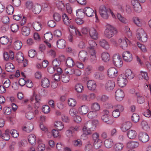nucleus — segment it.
<instances>
[{
    "instance_id": "72a5a7b5",
    "label": "nucleus",
    "mask_w": 151,
    "mask_h": 151,
    "mask_svg": "<svg viewBox=\"0 0 151 151\" xmlns=\"http://www.w3.org/2000/svg\"><path fill=\"white\" fill-rule=\"evenodd\" d=\"M114 144L113 141L111 139H106L104 142V145L105 147L108 148L111 147Z\"/></svg>"
},
{
    "instance_id": "052dcab7",
    "label": "nucleus",
    "mask_w": 151,
    "mask_h": 151,
    "mask_svg": "<svg viewBox=\"0 0 151 151\" xmlns=\"http://www.w3.org/2000/svg\"><path fill=\"white\" fill-rule=\"evenodd\" d=\"M11 29L12 32H16L19 30V26L16 24H12L11 26Z\"/></svg>"
},
{
    "instance_id": "680f3d73",
    "label": "nucleus",
    "mask_w": 151,
    "mask_h": 151,
    "mask_svg": "<svg viewBox=\"0 0 151 151\" xmlns=\"http://www.w3.org/2000/svg\"><path fill=\"white\" fill-rule=\"evenodd\" d=\"M76 15L77 16L80 17H82L85 14L84 9H78L76 11Z\"/></svg>"
},
{
    "instance_id": "de8ad7c7",
    "label": "nucleus",
    "mask_w": 151,
    "mask_h": 151,
    "mask_svg": "<svg viewBox=\"0 0 151 151\" xmlns=\"http://www.w3.org/2000/svg\"><path fill=\"white\" fill-rule=\"evenodd\" d=\"M141 125L142 126V128L145 131H148L150 129V127L147 122L145 120H143L142 121Z\"/></svg>"
},
{
    "instance_id": "2f4dec72",
    "label": "nucleus",
    "mask_w": 151,
    "mask_h": 151,
    "mask_svg": "<svg viewBox=\"0 0 151 151\" xmlns=\"http://www.w3.org/2000/svg\"><path fill=\"white\" fill-rule=\"evenodd\" d=\"M22 45V42L19 40H16L13 43V47L16 50H20Z\"/></svg>"
},
{
    "instance_id": "9d476101",
    "label": "nucleus",
    "mask_w": 151,
    "mask_h": 151,
    "mask_svg": "<svg viewBox=\"0 0 151 151\" xmlns=\"http://www.w3.org/2000/svg\"><path fill=\"white\" fill-rule=\"evenodd\" d=\"M139 140L143 143L147 142L149 139V137L148 134L145 132H140L138 136Z\"/></svg>"
},
{
    "instance_id": "4be33fe9",
    "label": "nucleus",
    "mask_w": 151,
    "mask_h": 151,
    "mask_svg": "<svg viewBox=\"0 0 151 151\" xmlns=\"http://www.w3.org/2000/svg\"><path fill=\"white\" fill-rule=\"evenodd\" d=\"M87 55L86 51L83 50L80 51L78 55L79 60L83 62H85L87 60Z\"/></svg>"
},
{
    "instance_id": "473e14b6",
    "label": "nucleus",
    "mask_w": 151,
    "mask_h": 151,
    "mask_svg": "<svg viewBox=\"0 0 151 151\" xmlns=\"http://www.w3.org/2000/svg\"><path fill=\"white\" fill-rule=\"evenodd\" d=\"M137 133L134 130H130L128 131L127 134L128 138L131 139H134L137 135Z\"/></svg>"
},
{
    "instance_id": "69168bd1",
    "label": "nucleus",
    "mask_w": 151,
    "mask_h": 151,
    "mask_svg": "<svg viewBox=\"0 0 151 151\" xmlns=\"http://www.w3.org/2000/svg\"><path fill=\"white\" fill-rule=\"evenodd\" d=\"M97 113L94 111H90L88 114V116L89 118L92 119L97 116Z\"/></svg>"
},
{
    "instance_id": "cd10ccee",
    "label": "nucleus",
    "mask_w": 151,
    "mask_h": 151,
    "mask_svg": "<svg viewBox=\"0 0 151 151\" xmlns=\"http://www.w3.org/2000/svg\"><path fill=\"white\" fill-rule=\"evenodd\" d=\"M32 9V12L35 14H39L41 10V7L40 4H35L33 5Z\"/></svg>"
},
{
    "instance_id": "a878e982",
    "label": "nucleus",
    "mask_w": 151,
    "mask_h": 151,
    "mask_svg": "<svg viewBox=\"0 0 151 151\" xmlns=\"http://www.w3.org/2000/svg\"><path fill=\"white\" fill-rule=\"evenodd\" d=\"M21 32L23 35L25 36H27L29 35L30 33V29L27 26H23L22 28Z\"/></svg>"
},
{
    "instance_id": "338daca9",
    "label": "nucleus",
    "mask_w": 151,
    "mask_h": 151,
    "mask_svg": "<svg viewBox=\"0 0 151 151\" xmlns=\"http://www.w3.org/2000/svg\"><path fill=\"white\" fill-rule=\"evenodd\" d=\"M68 103L69 105L72 107L74 106L76 104V101L72 98L69 99L68 100Z\"/></svg>"
},
{
    "instance_id": "e2e57ef3",
    "label": "nucleus",
    "mask_w": 151,
    "mask_h": 151,
    "mask_svg": "<svg viewBox=\"0 0 151 151\" xmlns=\"http://www.w3.org/2000/svg\"><path fill=\"white\" fill-rule=\"evenodd\" d=\"M73 144L74 146L78 147H81L82 145V142L80 139L74 140Z\"/></svg>"
},
{
    "instance_id": "39448f33",
    "label": "nucleus",
    "mask_w": 151,
    "mask_h": 151,
    "mask_svg": "<svg viewBox=\"0 0 151 151\" xmlns=\"http://www.w3.org/2000/svg\"><path fill=\"white\" fill-rule=\"evenodd\" d=\"M113 62L114 65L116 67H121L122 65L123 61L122 58L118 55H114L113 57Z\"/></svg>"
},
{
    "instance_id": "a211bd4d",
    "label": "nucleus",
    "mask_w": 151,
    "mask_h": 151,
    "mask_svg": "<svg viewBox=\"0 0 151 151\" xmlns=\"http://www.w3.org/2000/svg\"><path fill=\"white\" fill-rule=\"evenodd\" d=\"M84 13L86 16L88 17H91L94 16L95 12L93 9L89 7H86L84 8Z\"/></svg>"
},
{
    "instance_id": "b1692460",
    "label": "nucleus",
    "mask_w": 151,
    "mask_h": 151,
    "mask_svg": "<svg viewBox=\"0 0 151 151\" xmlns=\"http://www.w3.org/2000/svg\"><path fill=\"white\" fill-rule=\"evenodd\" d=\"M62 17L64 24L66 25H69L71 23V19H70L67 15L65 13H63Z\"/></svg>"
},
{
    "instance_id": "c03bdc74",
    "label": "nucleus",
    "mask_w": 151,
    "mask_h": 151,
    "mask_svg": "<svg viewBox=\"0 0 151 151\" xmlns=\"http://www.w3.org/2000/svg\"><path fill=\"white\" fill-rule=\"evenodd\" d=\"M91 108L92 110L94 111H98L100 109V106L99 104L96 102L93 103L91 105Z\"/></svg>"
},
{
    "instance_id": "393cba45",
    "label": "nucleus",
    "mask_w": 151,
    "mask_h": 151,
    "mask_svg": "<svg viewBox=\"0 0 151 151\" xmlns=\"http://www.w3.org/2000/svg\"><path fill=\"white\" fill-rule=\"evenodd\" d=\"M57 47L59 49H63L65 48L66 45L65 41L63 39L58 40L57 42Z\"/></svg>"
},
{
    "instance_id": "f03ea898",
    "label": "nucleus",
    "mask_w": 151,
    "mask_h": 151,
    "mask_svg": "<svg viewBox=\"0 0 151 151\" xmlns=\"http://www.w3.org/2000/svg\"><path fill=\"white\" fill-rule=\"evenodd\" d=\"M137 36L140 41L145 42L147 40V35L144 30L141 28L138 29L136 32Z\"/></svg>"
},
{
    "instance_id": "a18cd8bd",
    "label": "nucleus",
    "mask_w": 151,
    "mask_h": 151,
    "mask_svg": "<svg viewBox=\"0 0 151 151\" xmlns=\"http://www.w3.org/2000/svg\"><path fill=\"white\" fill-rule=\"evenodd\" d=\"M9 39L6 36H4L0 38V42L3 45H6L9 42Z\"/></svg>"
},
{
    "instance_id": "bb28decb",
    "label": "nucleus",
    "mask_w": 151,
    "mask_h": 151,
    "mask_svg": "<svg viewBox=\"0 0 151 151\" xmlns=\"http://www.w3.org/2000/svg\"><path fill=\"white\" fill-rule=\"evenodd\" d=\"M93 51H90L89 52L91 56L89 58V60L90 62L92 64H94L96 61L97 59L96 55V52H93Z\"/></svg>"
},
{
    "instance_id": "9b49d317",
    "label": "nucleus",
    "mask_w": 151,
    "mask_h": 151,
    "mask_svg": "<svg viewBox=\"0 0 151 151\" xmlns=\"http://www.w3.org/2000/svg\"><path fill=\"white\" fill-rule=\"evenodd\" d=\"M124 96L123 91L120 89L117 90L115 93V96L116 100L118 101L122 100Z\"/></svg>"
},
{
    "instance_id": "4d7b16f0",
    "label": "nucleus",
    "mask_w": 151,
    "mask_h": 151,
    "mask_svg": "<svg viewBox=\"0 0 151 151\" xmlns=\"http://www.w3.org/2000/svg\"><path fill=\"white\" fill-rule=\"evenodd\" d=\"M132 19L134 23L138 26L140 27L142 25V22L139 17H134Z\"/></svg>"
},
{
    "instance_id": "6e6d98bb",
    "label": "nucleus",
    "mask_w": 151,
    "mask_h": 151,
    "mask_svg": "<svg viewBox=\"0 0 151 151\" xmlns=\"http://www.w3.org/2000/svg\"><path fill=\"white\" fill-rule=\"evenodd\" d=\"M136 95L137 97V100L138 103L141 104L145 102V99L143 96H141L138 93H136Z\"/></svg>"
},
{
    "instance_id": "423d86ee",
    "label": "nucleus",
    "mask_w": 151,
    "mask_h": 151,
    "mask_svg": "<svg viewBox=\"0 0 151 151\" xmlns=\"http://www.w3.org/2000/svg\"><path fill=\"white\" fill-rule=\"evenodd\" d=\"M127 83V78L124 74L120 75L118 78V83L121 87L125 86Z\"/></svg>"
},
{
    "instance_id": "6e6552de",
    "label": "nucleus",
    "mask_w": 151,
    "mask_h": 151,
    "mask_svg": "<svg viewBox=\"0 0 151 151\" xmlns=\"http://www.w3.org/2000/svg\"><path fill=\"white\" fill-rule=\"evenodd\" d=\"M122 57L124 60L127 62H130L133 60L132 55L128 51L124 52L122 54Z\"/></svg>"
},
{
    "instance_id": "603ef678",
    "label": "nucleus",
    "mask_w": 151,
    "mask_h": 151,
    "mask_svg": "<svg viewBox=\"0 0 151 151\" xmlns=\"http://www.w3.org/2000/svg\"><path fill=\"white\" fill-rule=\"evenodd\" d=\"M91 137L92 138L94 142L100 141L101 140L99 138V134L97 132L93 133L92 134Z\"/></svg>"
},
{
    "instance_id": "09e8293b",
    "label": "nucleus",
    "mask_w": 151,
    "mask_h": 151,
    "mask_svg": "<svg viewBox=\"0 0 151 151\" xmlns=\"http://www.w3.org/2000/svg\"><path fill=\"white\" fill-rule=\"evenodd\" d=\"M82 130L83 131V133L82 134V136L88 135L91 134V131L92 130L90 129H88V128L85 125L83 127Z\"/></svg>"
},
{
    "instance_id": "5fc2aeb1",
    "label": "nucleus",
    "mask_w": 151,
    "mask_h": 151,
    "mask_svg": "<svg viewBox=\"0 0 151 151\" xmlns=\"http://www.w3.org/2000/svg\"><path fill=\"white\" fill-rule=\"evenodd\" d=\"M6 11L8 14L12 15L14 12V7L12 5H8L6 7Z\"/></svg>"
},
{
    "instance_id": "f8f14e48",
    "label": "nucleus",
    "mask_w": 151,
    "mask_h": 151,
    "mask_svg": "<svg viewBox=\"0 0 151 151\" xmlns=\"http://www.w3.org/2000/svg\"><path fill=\"white\" fill-rule=\"evenodd\" d=\"M10 130L9 129H7L4 132L3 134L1 131L0 130V137H1L2 139L6 140H9L10 139Z\"/></svg>"
},
{
    "instance_id": "1a4fd4ad",
    "label": "nucleus",
    "mask_w": 151,
    "mask_h": 151,
    "mask_svg": "<svg viewBox=\"0 0 151 151\" xmlns=\"http://www.w3.org/2000/svg\"><path fill=\"white\" fill-rule=\"evenodd\" d=\"M133 6L134 10L137 12L139 13L142 11V7L139 3L137 0H132L131 2Z\"/></svg>"
},
{
    "instance_id": "4c0bfd02",
    "label": "nucleus",
    "mask_w": 151,
    "mask_h": 151,
    "mask_svg": "<svg viewBox=\"0 0 151 151\" xmlns=\"http://www.w3.org/2000/svg\"><path fill=\"white\" fill-rule=\"evenodd\" d=\"M50 85V83L48 79L47 78H42L41 81V85L44 88L49 87Z\"/></svg>"
},
{
    "instance_id": "58836bf2",
    "label": "nucleus",
    "mask_w": 151,
    "mask_h": 151,
    "mask_svg": "<svg viewBox=\"0 0 151 151\" xmlns=\"http://www.w3.org/2000/svg\"><path fill=\"white\" fill-rule=\"evenodd\" d=\"M16 58L19 63H22L24 60L23 55L21 52H18L16 55Z\"/></svg>"
},
{
    "instance_id": "20e7f679",
    "label": "nucleus",
    "mask_w": 151,
    "mask_h": 151,
    "mask_svg": "<svg viewBox=\"0 0 151 151\" xmlns=\"http://www.w3.org/2000/svg\"><path fill=\"white\" fill-rule=\"evenodd\" d=\"M114 31L116 30L111 25L108 26L104 31L105 36L108 38H111L114 35Z\"/></svg>"
},
{
    "instance_id": "412c9836",
    "label": "nucleus",
    "mask_w": 151,
    "mask_h": 151,
    "mask_svg": "<svg viewBox=\"0 0 151 151\" xmlns=\"http://www.w3.org/2000/svg\"><path fill=\"white\" fill-rule=\"evenodd\" d=\"M89 35L90 37L94 40H97L98 38V33L96 29L93 28H90Z\"/></svg>"
},
{
    "instance_id": "49530a36",
    "label": "nucleus",
    "mask_w": 151,
    "mask_h": 151,
    "mask_svg": "<svg viewBox=\"0 0 151 151\" xmlns=\"http://www.w3.org/2000/svg\"><path fill=\"white\" fill-rule=\"evenodd\" d=\"M38 145L37 147V150L38 151H42L45 150V145L40 141H38Z\"/></svg>"
},
{
    "instance_id": "ddd939ff",
    "label": "nucleus",
    "mask_w": 151,
    "mask_h": 151,
    "mask_svg": "<svg viewBox=\"0 0 151 151\" xmlns=\"http://www.w3.org/2000/svg\"><path fill=\"white\" fill-rule=\"evenodd\" d=\"M101 119L104 122L109 124H112L114 122L113 118L110 115H103Z\"/></svg>"
},
{
    "instance_id": "ea45409f",
    "label": "nucleus",
    "mask_w": 151,
    "mask_h": 151,
    "mask_svg": "<svg viewBox=\"0 0 151 151\" xmlns=\"http://www.w3.org/2000/svg\"><path fill=\"white\" fill-rule=\"evenodd\" d=\"M124 147L123 145L121 143L116 144L114 147V150L115 151H121Z\"/></svg>"
},
{
    "instance_id": "864d4df0",
    "label": "nucleus",
    "mask_w": 151,
    "mask_h": 151,
    "mask_svg": "<svg viewBox=\"0 0 151 151\" xmlns=\"http://www.w3.org/2000/svg\"><path fill=\"white\" fill-rule=\"evenodd\" d=\"M139 119L140 117L137 114H133L131 116L132 121L135 123L137 122Z\"/></svg>"
},
{
    "instance_id": "a19ab883",
    "label": "nucleus",
    "mask_w": 151,
    "mask_h": 151,
    "mask_svg": "<svg viewBox=\"0 0 151 151\" xmlns=\"http://www.w3.org/2000/svg\"><path fill=\"white\" fill-rule=\"evenodd\" d=\"M33 129V126L31 123H29L27 126L24 127L23 130L27 132H30L32 131Z\"/></svg>"
},
{
    "instance_id": "bf43d9fd",
    "label": "nucleus",
    "mask_w": 151,
    "mask_h": 151,
    "mask_svg": "<svg viewBox=\"0 0 151 151\" xmlns=\"http://www.w3.org/2000/svg\"><path fill=\"white\" fill-rule=\"evenodd\" d=\"M61 63V62L59 59H54L52 61V64L54 67L55 68L56 67H59Z\"/></svg>"
},
{
    "instance_id": "f704fd0d",
    "label": "nucleus",
    "mask_w": 151,
    "mask_h": 151,
    "mask_svg": "<svg viewBox=\"0 0 151 151\" xmlns=\"http://www.w3.org/2000/svg\"><path fill=\"white\" fill-rule=\"evenodd\" d=\"M6 70L10 72H12L14 70V67L12 64L9 63H7L5 66Z\"/></svg>"
},
{
    "instance_id": "f3484780",
    "label": "nucleus",
    "mask_w": 151,
    "mask_h": 151,
    "mask_svg": "<svg viewBox=\"0 0 151 151\" xmlns=\"http://www.w3.org/2000/svg\"><path fill=\"white\" fill-rule=\"evenodd\" d=\"M87 85L88 89L92 91H94L96 87V83L95 81L91 80L87 81Z\"/></svg>"
},
{
    "instance_id": "c9c22d12",
    "label": "nucleus",
    "mask_w": 151,
    "mask_h": 151,
    "mask_svg": "<svg viewBox=\"0 0 151 151\" xmlns=\"http://www.w3.org/2000/svg\"><path fill=\"white\" fill-rule=\"evenodd\" d=\"M28 140L31 145L35 144L36 141V136L34 134H30L28 137Z\"/></svg>"
},
{
    "instance_id": "8fccbe9b",
    "label": "nucleus",
    "mask_w": 151,
    "mask_h": 151,
    "mask_svg": "<svg viewBox=\"0 0 151 151\" xmlns=\"http://www.w3.org/2000/svg\"><path fill=\"white\" fill-rule=\"evenodd\" d=\"M55 125L58 130L61 131L64 127V125L60 121H56L55 123Z\"/></svg>"
},
{
    "instance_id": "2eb2a0df",
    "label": "nucleus",
    "mask_w": 151,
    "mask_h": 151,
    "mask_svg": "<svg viewBox=\"0 0 151 151\" xmlns=\"http://www.w3.org/2000/svg\"><path fill=\"white\" fill-rule=\"evenodd\" d=\"M4 60L6 61L12 60L14 58V53L12 50H10L9 52H5L4 54Z\"/></svg>"
},
{
    "instance_id": "e433bc0d",
    "label": "nucleus",
    "mask_w": 151,
    "mask_h": 151,
    "mask_svg": "<svg viewBox=\"0 0 151 151\" xmlns=\"http://www.w3.org/2000/svg\"><path fill=\"white\" fill-rule=\"evenodd\" d=\"M99 44L101 47L106 50H108L109 48L108 43L105 40H101L99 42Z\"/></svg>"
},
{
    "instance_id": "7c9ffc66",
    "label": "nucleus",
    "mask_w": 151,
    "mask_h": 151,
    "mask_svg": "<svg viewBox=\"0 0 151 151\" xmlns=\"http://www.w3.org/2000/svg\"><path fill=\"white\" fill-rule=\"evenodd\" d=\"M32 26L35 31H38L41 29L42 25L41 23L39 22H35L32 23Z\"/></svg>"
},
{
    "instance_id": "5701e85b",
    "label": "nucleus",
    "mask_w": 151,
    "mask_h": 151,
    "mask_svg": "<svg viewBox=\"0 0 151 151\" xmlns=\"http://www.w3.org/2000/svg\"><path fill=\"white\" fill-rule=\"evenodd\" d=\"M89 110V108L88 106L83 105L79 108L78 111L80 114L84 115L88 113Z\"/></svg>"
},
{
    "instance_id": "774afa93",
    "label": "nucleus",
    "mask_w": 151,
    "mask_h": 151,
    "mask_svg": "<svg viewBox=\"0 0 151 151\" xmlns=\"http://www.w3.org/2000/svg\"><path fill=\"white\" fill-rule=\"evenodd\" d=\"M53 17L56 22L59 21L61 19L60 15L57 13H55L53 15Z\"/></svg>"
},
{
    "instance_id": "37998d69",
    "label": "nucleus",
    "mask_w": 151,
    "mask_h": 151,
    "mask_svg": "<svg viewBox=\"0 0 151 151\" xmlns=\"http://www.w3.org/2000/svg\"><path fill=\"white\" fill-rule=\"evenodd\" d=\"M66 64L67 66L70 67H73L75 65L73 59L70 57H68L66 61Z\"/></svg>"
},
{
    "instance_id": "3c124183",
    "label": "nucleus",
    "mask_w": 151,
    "mask_h": 151,
    "mask_svg": "<svg viewBox=\"0 0 151 151\" xmlns=\"http://www.w3.org/2000/svg\"><path fill=\"white\" fill-rule=\"evenodd\" d=\"M61 78L63 82L67 83L69 82L70 78L69 75L63 74L61 76Z\"/></svg>"
},
{
    "instance_id": "0e129e2a",
    "label": "nucleus",
    "mask_w": 151,
    "mask_h": 151,
    "mask_svg": "<svg viewBox=\"0 0 151 151\" xmlns=\"http://www.w3.org/2000/svg\"><path fill=\"white\" fill-rule=\"evenodd\" d=\"M44 38L45 41H48L51 40L52 38V35L50 32L44 34Z\"/></svg>"
},
{
    "instance_id": "79ce46f5",
    "label": "nucleus",
    "mask_w": 151,
    "mask_h": 151,
    "mask_svg": "<svg viewBox=\"0 0 151 151\" xmlns=\"http://www.w3.org/2000/svg\"><path fill=\"white\" fill-rule=\"evenodd\" d=\"M101 57L102 60L104 62L109 61L110 59V55L109 54L106 52L102 53Z\"/></svg>"
},
{
    "instance_id": "dca6fc26",
    "label": "nucleus",
    "mask_w": 151,
    "mask_h": 151,
    "mask_svg": "<svg viewBox=\"0 0 151 151\" xmlns=\"http://www.w3.org/2000/svg\"><path fill=\"white\" fill-rule=\"evenodd\" d=\"M132 124L129 121L124 122L121 127V130L123 132H125L129 129L131 127Z\"/></svg>"
},
{
    "instance_id": "4468645a",
    "label": "nucleus",
    "mask_w": 151,
    "mask_h": 151,
    "mask_svg": "<svg viewBox=\"0 0 151 151\" xmlns=\"http://www.w3.org/2000/svg\"><path fill=\"white\" fill-rule=\"evenodd\" d=\"M108 75L111 78H114L117 76L118 74V71L114 68H111L108 70Z\"/></svg>"
},
{
    "instance_id": "f257e3e1",
    "label": "nucleus",
    "mask_w": 151,
    "mask_h": 151,
    "mask_svg": "<svg viewBox=\"0 0 151 151\" xmlns=\"http://www.w3.org/2000/svg\"><path fill=\"white\" fill-rule=\"evenodd\" d=\"M110 9L106 7L104 5L100 6L99 9V13L101 17L104 19H107L109 16Z\"/></svg>"
},
{
    "instance_id": "7ed1b4c3",
    "label": "nucleus",
    "mask_w": 151,
    "mask_h": 151,
    "mask_svg": "<svg viewBox=\"0 0 151 151\" xmlns=\"http://www.w3.org/2000/svg\"><path fill=\"white\" fill-rule=\"evenodd\" d=\"M99 123L97 119L93 120L92 121H89L85 124L86 127L92 131H94Z\"/></svg>"
},
{
    "instance_id": "0eeeda50",
    "label": "nucleus",
    "mask_w": 151,
    "mask_h": 151,
    "mask_svg": "<svg viewBox=\"0 0 151 151\" xmlns=\"http://www.w3.org/2000/svg\"><path fill=\"white\" fill-rule=\"evenodd\" d=\"M115 86V83L114 81L112 80L107 81L105 85V88L108 91H112Z\"/></svg>"
},
{
    "instance_id": "6ab92c4d",
    "label": "nucleus",
    "mask_w": 151,
    "mask_h": 151,
    "mask_svg": "<svg viewBox=\"0 0 151 151\" xmlns=\"http://www.w3.org/2000/svg\"><path fill=\"white\" fill-rule=\"evenodd\" d=\"M89 46L88 49L89 52L90 51H93V52H95V49L97 47V45L95 41L92 40H90L88 42Z\"/></svg>"
},
{
    "instance_id": "c756f323",
    "label": "nucleus",
    "mask_w": 151,
    "mask_h": 151,
    "mask_svg": "<svg viewBox=\"0 0 151 151\" xmlns=\"http://www.w3.org/2000/svg\"><path fill=\"white\" fill-rule=\"evenodd\" d=\"M127 78L129 79H132L134 78V75L132 70L130 69H127L124 74Z\"/></svg>"
},
{
    "instance_id": "aec40b11",
    "label": "nucleus",
    "mask_w": 151,
    "mask_h": 151,
    "mask_svg": "<svg viewBox=\"0 0 151 151\" xmlns=\"http://www.w3.org/2000/svg\"><path fill=\"white\" fill-rule=\"evenodd\" d=\"M118 43L120 47L123 49H126L127 47V44L125 39L124 38L119 39L118 40Z\"/></svg>"
},
{
    "instance_id": "c85d7f7f",
    "label": "nucleus",
    "mask_w": 151,
    "mask_h": 151,
    "mask_svg": "<svg viewBox=\"0 0 151 151\" xmlns=\"http://www.w3.org/2000/svg\"><path fill=\"white\" fill-rule=\"evenodd\" d=\"M139 145L138 142L136 141H130L127 144V147L129 148H133L137 147Z\"/></svg>"
},
{
    "instance_id": "13d9d810",
    "label": "nucleus",
    "mask_w": 151,
    "mask_h": 151,
    "mask_svg": "<svg viewBox=\"0 0 151 151\" xmlns=\"http://www.w3.org/2000/svg\"><path fill=\"white\" fill-rule=\"evenodd\" d=\"M75 89L78 92L81 93L83 90V87L81 84L78 83L75 86Z\"/></svg>"
}]
</instances>
